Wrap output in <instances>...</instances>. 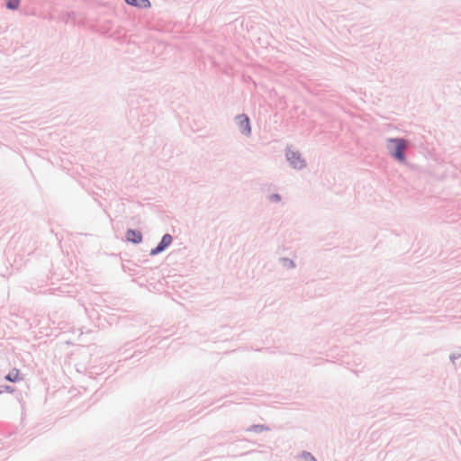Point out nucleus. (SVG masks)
<instances>
[{"instance_id":"7","label":"nucleus","mask_w":461,"mask_h":461,"mask_svg":"<svg viewBox=\"0 0 461 461\" xmlns=\"http://www.w3.org/2000/svg\"><path fill=\"white\" fill-rule=\"evenodd\" d=\"M6 380L10 382H16L20 380V372L18 369H13L6 376Z\"/></svg>"},{"instance_id":"9","label":"nucleus","mask_w":461,"mask_h":461,"mask_svg":"<svg viewBox=\"0 0 461 461\" xmlns=\"http://www.w3.org/2000/svg\"><path fill=\"white\" fill-rule=\"evenodd\" d=\"M271 199L274 200V201H279L280 200V196L278 194H273Z\"/></svg>"},{"instance_id":"3","label":"nucleus","mask_w":461,"mask_h":461,"mask_svg":"<svg viewBox=\"0 0 461 461\" xmlns=\"http://www.w3.org/2000/svg\"><path fill=\"white\" fill-rule=\"evenodd\" d=\"M171 242H172L171 235L165 234L162 237V240L159 242V244L157 246V248H155L154 249L151 250L150 254L151 255H156V254L163 251L166 248H167L171 244Z\"/></svg>"},{"instance_id":"4","label":"nucleus","mask_w":461,"mask_h":461,"mask_svg":"<svg viewBox=\"0 0 461 461\" xmlns=\"http://www.w3.org/2000/svg\"><path fill=\"white\" fill-rule=\"evenodd\" d=\"M287 158L290 163L296 168H300L303 166V160H302L300 156L295 152L287 153Z\"/></svg>"},{"instance_id":"1","label":"nucleus","mask_w":461,"mask_h":461,"mask_svg":"<svg viewBox=\"0 0 461 461\" xmlns=\"http://www.w3.org/2000/svg\"><path fill=\"white\" fill-rule=\"evenodd\" d=\"M388 145L391 155L397 160L403 162L405 160L403 151L406 149L407 141L402 139H390Z\"/></svg>"},{"instance_id":"2","label":"nucleus","mask_w":461,"mask_h":461,"mask_svg":"<svg viewBox=\"0 0 461 461\" xmlns=\"http://www.w3.org/2000/svg\"><path fill=\"white\" fill-rule=\"evenodd\" d=\"M236 121L239 125L240 131L246 135H249L250 131H251V128H250L249 120L248 116H246L244 114L238 115L236 117Z\"/></svg>"},{"instance_id":"8","label":"nucleus","mask_w":461,"mask_h":461,"mask_svg":"<svg viewBox=\"0 0 461 461\" xmlns=\"http://www.w3.org/2000/svg\"><path fill=\"white\" fill-rule=\"evenodd\" d=\"M21 0H6V6L9 9L15 10L19 7Z\"/></svg>"},{"instance_id":"5","label":"nucleus","mask_w":461,"mask_h":461,"mask_svg":"<svg viewBox=\"0 0 461 461\" xmlns=\"http://www.w3.org/2000/svg\"><path fill=\"white\" fill-rule=\"evenodd\" d=\"M126 238L129 241H132L133 243H139L141 241L142 236L139 231L129 230L126 233Z\"/></svg>"},{"instance_id":"6","label":"nucleus","mask_w":461,"mask_h":461,"mask_svg":"<svg viewBox=\"0 0 461 461\" xmlns=\"http://www.w3.org/2000/svg\"><path fill=\"white\" fill-rule=\"evenodd\" d=\"M127 4L140 7V8H147L149 7L150 3L149 0H125Z\"/></svg>"}]
</instances>
